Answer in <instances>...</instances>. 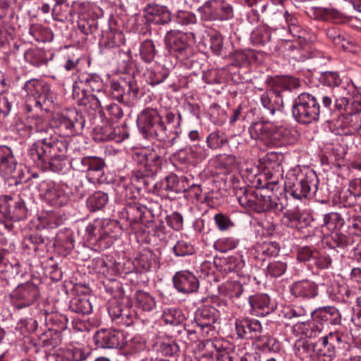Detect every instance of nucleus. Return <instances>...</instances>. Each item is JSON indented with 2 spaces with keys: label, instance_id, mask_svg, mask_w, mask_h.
Wrapping results in <instances>:
<instances>
[{
  "label": "nucleus",
  "instance_id": "f257e3e1",
  "mask_svg": "<svg viewBox=\"0 0 361 361\" xmlns=\"http://www.w3.org/2000/svg\"><path fill=\"white\" fill-rule=\"evenodd\" d=\"M52 133L53 129L47 127L44 134L32 145L30 156L42 169L57 171L63 168L68 144L64 137L54 136Z\"/></svg>",
  "mask_w": 361,
  "mask_h": 361
},
{
  "label": "nucleus",
  "instance_id": "f03ea898",
  "mask_svg": "<svg viewBox=\"0 0 361 361\" xmlns=\"http://www.w3.org/2000/svg\"><path fill=\"white\" fill-rule=\"evenodd\" d=\"M292 114L298 123L308 124L319 120L321 107L315 97L303 92L294 99Z\"/></svg>",
  "mask_w": 361,
  "mask_h": 361
},
{
  "label": "nucleus",
  "instance_id": "7ed1b4c3",
  "mask_svg": "<svg viewBox=\"0 0 361 361\" xmlns=\"http://www.w3.org/2000/svg\"><path fill=\"white\" fill-rule=\"evenodd\" d=\"M319 180L314 172H310L299 180L293 173L286 176L284 182L285 190L293 198L302 200L310 195H314L318 189Z\"/></svg>",
  "mask_w": 361,
  "mask_h": 361
},
{
  "label": "nucleus",
  "instance_id": "20e7f679",
  "mask_svg": "<svg viewBox=\"0 0 361 361\" xmlns=\"http://www.w3.org/2000/svg\"><path fill=\"white\" fill-rule=\"evenodd\" d=\"M24 90L28 97L27 101L34 106L45 111H49L54 106V93L47 83L37 80H30L26 82Z\"/></svg>",
  "mask_w": 361,
  "mask_h": 361
},
{
  "label": "nucleus",
  "instance_id": "39448f33",
  "mask_svg": "<svg viewBox=\"0 0 361 361\" xmlns=\"http://www.w3.org/2000/svg\"><path fill=\"white\" fill-rule=\"evenodd\" d=\"M54 122L64 136H72L80 133L85 123L82 115L75 109L63 111L55 117Z\"/></svg>",
  "mask_w": 361,
  "mask_h": 361
},
{
  "label": "nucleus",
  "instance_id": "423d86ee",
  "mask_svg": "<svg viewBox=\"0 0 361 361\" xmlns=\"http://www.w3.org/2000/svg\"><path fill=\"white\" fill-rule=\"evenodd\" d=\"M342 335L329 332L316 342L315 357L318 361H332L336 357V348L343 343Z\"/></svg>",
  "mask_w": 361,
  "mask_h": 361
},
{
  "label": "nucleus",
  "instance_id": "0eeeda50",
  "mask_svg": "<svg viewBox=\"0 0 361 361\" xmlns=\"http://www.w3.org/2000/svg\"><path fill=\"white\" fill-rule=\"evenodd\" d=\"M39 291L32 283H26L18 286L10 294V302L18 310L32 305L37 300Z\"/></svg>",
  "mask_w": 361,
  "mask_h": 361
},
{
  "label": "nucleus",
  "instance_id": "6e6552de",
  "mask_svg": "<svg viewBox=\"0 0 361 361\" xmlns=\"http://www.w3.org/2000/svg\"><path fill=\"white\" fill-rule=\"evenodd\" d=\"M137 124L142 133L154 134L160 140L159 131L166 130L161 124V116L154 109H145L140 113Z\"/></svg>",
  "mask_w": 361,
  "mask_h": 361
},
{
  "label": "nucleus",
  "instance_id": "1a4fd4ad",
  "mask_svg": "<svg viewBox=\"0 0 361 361\" xmlns=\"http://www.w3.org/2000/svg\"><path fill=\"white\" fill-rule=\"evenodd\" d=\"M164 42L171 53H178L184 57H188L191 52L186 35L179 30L168 31L164 37Z\"/></svg>",
  "mask_w": 361,
  "mask_h": 361
},
{
  "label": "nucleus",
  "instance_id": "9d476101",
  "mask_svg": "<svg viewBox=\"0 0 361 361\" xmlns=\"http://www.w3.org/2000/svg\"><path fill=\"white\" fill-rule=\"evenodd\" d=\"M217 319V311L212 306H203L195 312L194 321L200 333L207 336L209 331H213L212 324Z\"/></svg>",
  "mask_w": 361,
  "mask_h": 361
},
{
  "label": "nucleus",
  "instance_id": "9b49d317",
  "mask_svg": "<svg viewBox=\"0 0 361 361\" xmlns=\"http://www.w3.org/2000/svg\"><path fill=\"white\" fill-rule=\"evenodd\" d=\"M123 334L118 331L100 329L95 334L94 340L97 348H116L123 346Z\"/></svg>",
  "mask_w": 361,
  "mask_h": 361
},
{
  "label": "nucleus",
  "instance_id": "f8f14e48",
  "mask_svg": "<svg viewBox=\"0 0 361 361\" xmlns=\"http://www.w3.org/2000/svg\"><path fill=\"white\" fill-rule=\"evenodd\" d=\"M173 282L176 289L183 293H194L199 288L197 278L188 271L176 272L173 277Z\"/></svg>",
  "mask_w": 361,
  "mask_h": 361
},
{
  "label": "nucleus",
  "instance_id": "ddd939ff",
  "mask_svg": "<svg viewBox=\"0 0 361 361\" xmlns=\"http://www.w3.org/2000/svg\"><path fill=\"white\" fill-rule=\"evenodd\" d=\"M235 330L238 337L245 339H253L260 336L262 327L258 320L243 318L236 320Z\"/></svg>",
  "mask_w": 361,
  "mask_h": 361
},
{
  "label": "nucleus",
  "instance_id": "4468645a",
  "mask_svg": "<svg viewBox=\"0 0 361 361\" xmlns=\"http://www.w3.org/2000/svg\"><path fill=\"white\" fill-rule=\"evenodd\" d=\"M81 171L87 173V178L89 182L95 183L100 180L105 166L104 161L96 157H85L81 159Z\"/></svg>",
  "mask_w": 361,
  "mask_h": 361
},
{
  "label": "nucleus",
  "instance_id": "2eb2a0df",
  "mask_svg": "<svg viewBox=\"0 0 361 361\" xmlns=\"http://www.w3.org/2000/svg\"><path fill=\"white\" fill-rule=\"evenodd\" d=\"M145 17L149 23L164 25L171 21V14L166 6L149 4L144 9Z\"/></svg>",
  "mask_w": 361,
  "mask_h": 361
},
{
  "label": "nucleus",
  "instance_id": "dca6fc26",
  "mask_svg": "<svg viewBox=\"0 0 361 361\" xmlns=\"http://www.w3.org/2000/svg\"><path fill=\"white\" fill-rule=\"evenodd\" d=\"M111 225H107L102 228L101 221H96L92 224H89L86 231L92 236H98L97 241L99 245L106 248L111 245L116 239V236L111 233Z\"/></svg>",
  "mask_w": 361,
  "mask_h": 361
},
{
  "label": "nucleus",
  "instance_id": "f3484780",
  "mask_svg": "<svg viewBox=\"0 0 361 361\" xmlns=\"http://www.w3.org/2000/svg\"><path fill=\"white\" fill-rule=\"evenodd\" d=\"M290 293L296 298L311 299L318 295V286L310 280H301L294 282L290 286Z\"/></svg>",
  "mask_w": 361,
  "mask_h": 361
},
{
  "label": "nucleus",
  "instance_id": "a211bd4d",
  "mask_svg": "<svg viewBox=\"0 0 361 361\" xmlns=\"http://www.w3.org/2000/svg\"><path fill=\"white\" fill-rule=\"evenodd\" d=\"M103 82L101 78L97 75H82L79 81L73 85V96L76 98V94H79V91L82 92L83 89H87V93L89 92L100 93L103 89Z\"/></svg>",
  "mask_w": 361,
  "mask_h": 361
},
{
  "label": "nucleus",
  "instance_id": "6ab92c4d",
  "mask_svg": "<svg viewBox=\"0 0 361 361\" xmlns=\"http://www.w3.org/2000/svg\"><path fill=\"white\" fill-rule=\"evenodd\" d=\"M261 104L271 115H274L276 112H281L283 108V102L280 92L270 89L264 92L260 97Z\"/></svg>",
  "mask_w": 361,
  "mask_h": 361
},
{
  "label": "nucleus",
  "instance_id": "aec40b11",
  "mask_svg": "<svg viewBox=\"0 0 361 361\" xmlns=\"http://www.w3.org/2000/svg\"><path fill=\"white\" fill-rule=\"evenodd\" d=\"M17 130L23 137H30L34 133H39L42 135L47 128V124L40 118H27L23 121L16 123Z\"/></svg>",
  "mask_w": 361,
  "mask_h": 361
},
{
  "label": "nucleus",
  "instance_id": "412c9836",
  "mask_svg": "<svg viewBox=\"0 0 361 361\" xmlns=\"http://www.w3.org/2000/svg\"><path fill=\"white\" fill-rule=\"evenodd\" d=\"M17 162L12 149L5 145L0 146V176L4 178L13 176Z\"/></svg>",
  "mask_w": 361,
  "mask_h": 361
},
{
  "label": "nucleus",
  "instance_id": "4be33fe9",
  "mask_svg": "<svg viewBox=\"0 0 361 361\" xmlns=\"http://www.w3.org/2000/svg\"><path fill=\"white\" fill-rule=\"evenodd\" d=\"M276 131V127L269 122H255L249 127L251 137L263 141L271 140Z\"/></svg>",
  "mask_w": 361,
  "mask_h": 361
},
{
  "label": "nucleus",
  "instance_id": "5701e85b",
  "mask_svg": "<svg viewBox=\"0 0 361 361\" xmlns=\"http://www.w3.org/2000/svg\"><path fill=\"white\" fill-rule=\"evenodd\" d=\"M314 319L326 322L332 325L339 324L341 322V315L337 308L334 306L319 307L312 312Z\"/></svg>",
  "mask_w": 361,
  "mask_h": 361
},
{
  "label": "nucleus",
  "instance_id": "b1692460",
  "mask_svg": "<svg viewBox=\"0 0 361 361\" xmlns=\"http://www.w3.org/2000/svg\"><path fill=\"white\" fill-rule=\"evenodd\" d=\"M180 115L176 118L175 114L171 111L166 112L164 120L161 117V124L166 130L163 132L159 131L160 140H166V139L171 137L173 134H176V135L172 137L171 140L173 141L178 136L176 128L180 126Z\"/></svg>",
  "mask_w": 361,
  "mask_h": 361
},
{
  "label": "nucleus",
  "instance_id": "393cba45",
  "mask_svg": "<svg viewBox=\"0 0 361 361\" xmlns=\"http://www.w3.org/2000/svg\"><path fill=\"white\" fill-rule=\"evenodd\" d=\"M45 198L53 206L62 207L70 201V196L60 186L50 185L44 193Z\"/></svg>",
  "mask_w": 361,
  "mask_h": 361
},
{
  "label": "nucleus",
  "instance_id": "a878e982",
  "mask_svg": "<svg viewBox=\"0 0 361 361\" xmlns=\"http://www.w3.org/2000/svg\"><path fill=\"white\" fill-rule=\"evenodd\" d=\"M269 298L266 294H259L250 296L249 303L252 307L253 314L264 317L268 314L271 308L269 307Z\"/></svg>",
  "mask_w": 361,
  "mask_h": 361
},
{
  "label": "nucleus",
  "instance_id": "bb28decb",
  "mask_svg": "<svg viewBox=\"0 0 361 361\" xmlns=\"http://www.w3.org/2000/svg\"><path fill=\"white\" fill-rule=\"evenodd\" d=\"M219 347L211 340L200 343L195 351L196 358L199 361H214L218 353Z\"/></svg>",
  "mask_w": 361,
  "mask_h": 361
},
{
  "label": "nucleus",
  "instance_id": "cd10ccee",
  "mask_svg": "<svg viewBox=\"0 0 361 361\" xmlns=\"http://www.w3.org/2000/svg\"><path fill=\"white\" fill-rule=\"evenodd\" d=\"M218 11L219 0H207L197 10L200 19L206 22L218 20Z\"/></svg>",
  "mask_w": 361,
  "mask_h": 361
},
{
  "label": "nucleus",
  "instance_id": "c85d7f7f",
  "mask_svg": "<svg viewBox=\"0 0 361 361\" xmlns=\"http://www.w3.org/2000/svg\"><path fill=\"white\" fill-rule=\"evenodd\" d=\"M69 309L78 314H88L92 311V305L87 295H76L71 300Z\"/></svg>",
  "mask_w": 361,
  "mask_h": 361
},
{
  "label": "nucleus",
  "instance_id": "c756f323",
  "mask_svg": "<svg viewBox=\"0 0 361 361\" xmlns=\"http://www.w3.org/2000/svg\"><path fill=\"white\" fill-rule=\"evenodd\" d=\"M82 4H75L73 8L81 6ZM52 16L54 20L64 22L73 20V8L64 2L56 3L52 8Z\"/></svg>",
  "mask_w": 361,
  "mask_h": 361
},
{
  "label": "nucleus",
  "instance_id": "7c9ffc66",
  "mask_svg": "<svg viewBox=\"0 0 361 361\" xmlns=\"http://www.w3.org/2000/svg\"><path fill=\"white\" fill-rule=\"evenodd\" d=\"M257 257L262 260L265 257L276 256L279 252V245L276 242L263 241L255 245Z\"/></svg>",
  "mask_w": 361,
  "mask_h": 361
},
{
  "label": "nucleus",
  "instance_id": "2f4dec72",
  "mask_svg": "<svg viewBox=\"0 0 361 361\" xmlns=\"http://www.w3.org/2000/svg\"><path fill=\"white\" fill-rule=\"evenodd\" d=\"M307 15L314 20L328 21L336 18V11L323 7H311L306 11Z\"/></svg>",
  "mask_w": 361,
  "mask_h": 361
},
{
  "label": "nucleus",
  "instance_id": "473e14b6",
  "mask_svg": "<svg viewBox=\"0 0 361 361\" xmlns=\"http://www.w3.org/2000/svg\"><path fill=\"white\" fill-rule=\"evenodd\" d=\"M126 219L133 226L142 220L146 207L137 202L129 203L126 207Z\"/></svg>",
  "mask_w": 361,
  "mask_h": 361
},
{
  "label": "nucleus",
  "instance_id": "72a5a7b5",
  "mask_svg": "<svg viewBox=\"0 0 361 361\" xmlns=\"http://www.w3.org/2000/svg\"><path fill=\"white\" fill-rule=\"evenodd\" d=\"M87 89H83L82 96L76 94L77 102L79 106H84L87 109H92L94 111L99 110L102 106L100 99L94 94L87 93Z\"/></svg>",
  "mask_w": 361,
  "mask_h": 361
},
{
  "label": "nucleus",
  "instance_id": "f704fd0d",
  "mask_svg": "<svg viewBox=\"0 0 361 361\" xmlns=\"http://www.w3.org/2000/svg\"><path fill=\"white\" fill-rule=\"evenodd\" d=\"M39 340L44 347L55 348L61 343V332L58 330L49 329L40 335Z\"/></svg>",
  "mask_w": 361,
  "mask_h": 361
},
{
  "label": "nucleus",
  "instance_id": "c9c22d12",
  "mask_svg": "<svg viewBox=\"0 0 361 361\" xmlns=\"http://www.w3.org/2000/svg\"><path fill=\"white\" fill-rule=\"evenodd\" d=\"M10 208L9 200L5 197H0V224H2L8 231H11L13 227Z\"/></svg>",
  "mask_w": 361,
  "mask_h": 361
},
{
  "label": "nucleus",
  "instance_id": "e433bc0d",
  "mask_svg": "<svg viewBox=\"0 0 361 361\" xmlns=\"http://www.w3.org/2000/svg\"><path fill=\"white\" fill-rule=\"evenodd\" d=\"M108 200L109 197L106 193L97 191L87 198V205L91 211H97L102 209Z\"/></svg>",
  "mask_w": 361,
  "mask_h": 361
},
{
  "label": "nucleus",
  "instance_id": "4c0bfd02",
  "mask_svg": "<svg viewBox=\"0 0 361 361\" xmlns=\"http://www.w3.org/2000/svg\"><path fill=\"white\" fill-rule=\"evenodd\" d=\"M239 204L243 207H252L256 203L257 196L253 191L240 188L235 192Z\"/></svg>",
  "mask_w": 361,
  "mask_h": 361
},
{
  "label": "nucleus",
  "instance_id": "58836bf2",
  "mask_svg": "<svg viewBox=\"0 0 361 361\" xmlns=\"http://www.w3.org/2000/svg\"><path fill=\"white\" fill-rule=\"evenodd\" d=\"M137 307L143 311L151 312L156 307L154 298L146 292H137Z\"/></svg>",
  "mask_w": 361,
  "mask_h": 361
},
{
  "label": "nucleus",
  "instance_id": "ea45409f",
  "mask_svg": "<svg viewBox=\"0 0 361 361\" xmlns=\"http://www.w3.org/2000/svg\"><path fill=\"white\" fill-rule=\"evenodd\" d=\"M157 54L155 45L152 40L146 39L140 45V55L147 63L152 62Z\"/></svg>",
  "mask_w": 361,
  "mask_h": 361
},
{
  "label": "nucleus",
  "instance_id": "a19ab883",
  "mask_svg": "<svg viewBox=\"0 0 361 361\" xmlns=\"http://www.w3.org/2000/svg\"><path fill=\"white\" fill-rule=\"evenodd\" d=\"M78 27L85 35L92 34L97 29L96 20L90 16H80L78 20Z\"/></svg>",
  "mask_w": 361,
  "mask_h": 361
},
{
  "label": "nucleus",
  "instance_id": "79ce46f5",
  "mask_svg": "<svg viewBox=\"0 0 361 361\" xmlns=\"http://www.w3.org/2000/svg\"><path fill=\"white\" fill-rule=\"evenodd\" d=\"M239 243V240L234 237L221 238L214 244V247L221 252H226L235 249Z\"/></svg>",
  "mask_w": 361,
  "mask_h": 361
},
{
  "label": "nucleus",
  "instance_id": "37998d69",
  "mask_svg": "<svg viewBox=\"0 0 361 361\" xmlns=\"http://www.w3.org/2000/svg\"><path fill=\"white\" fill-rule=\"evenodd\" d=\"M251 39L254 44L264 45L271 39L270 31L264 27H259L252 32Z\"/></svg>",
  "mask_w": 361,
  "mask_h": 361
},
{
  "label": "nucleus",
  "instance_id": "c03bdc74",
  "mask_svg": "<svg viewBox=\"0 0 361 361\" xmlns=\"http://www.w3.org/2000/svg\"><path fill=\"white\" fill-rule=\"evenodd\" d=\"M26 245L35 252H44L46 248L45 238L38 234H33L25 239Z\"/></svg>",
  "mask_w": 361,
  "mask_h": 361
},
{
  "label": "nucleus",
  "instance_id": "a18cd8bd",
  "mask_svg": "<svg viewBox=\"0 0 361 361\" xmlns=\"http://www.w3.org/2000/svg\"><path fill=\"white\" fill-rule=\"evenodd\" d=\"M88 353L78 348H67L63 351V357L65 361H83L86 360Z\"/></svg>",
  "mask_w": 361,
  "mask_h": 361
},
{
  "label": "nucleus",
  "instance_id": "49530a36",
  "mask_svg": "<svg viewBox=\"0 0 361 361\" xmlns=\"http://www.w3.org/2000/svg\"><path fill=\"white\" fill-rule=\"evenodd\" d=\"M126 349L130 354H135L145 349V341L140 336H135L126 343Z\"/></svg>",
  "mask_w": 361,
  "mask_h": 361
},
{
  "label": "nucleus",
  "instance_id": "de8ad7c7",
  "mask_svg": "<svg viewBox=\"0 0 361 361\" xmlns=\"http://www.w3.org/2000/svg\"><path fill=\"white\" fill-rule=\"evenodd\" d=\"M25 59L35 66H39L45 63L44 53L39 49H31L25 53Z\"/></svg>",
  "mask_w": 361,
  "mask_h": 361
},
{
  "label": "nucleus",
  "instance_id": "09e8293b",
  "mask_svg": "<svg viewBox=\"0 0 361 361\" xmlns=\"http://www.w3.org/2000/svg\"><path fill=\"white\" fill-rule=\"evenodd\" d=\"M181 319L180 312L176 309H165L162 314V319L166 324L176 326L180 323Z\"/></svg>",
  "mask_w": 361,
  "mask_h": 361
},
{
  "label": "nucleus",
  "instance_id": "8fccbe9b",
  "mask_svg": "<svg viewBox=\"0 0 361 361\" xmlns=\"http://www.w3.org/2000/svg\"><path fill=\"white\" fill-rule=\"evenodd\" d=\"M343 219H341L339 214L336 212L329 213L324 217V224L329 231H334L343 225Z\"/></svg>",
  "mask_w": 361,
  "mask_h": 361
},
{
  "label": "nucleus",
  "instance_id": "3c124183",
  "mask_svg": "<svg viewBox=\"0 0 361 361\" xmlns=\"http://www.w3.org/2000/svg\"><path fill=\"white\" fill-rule=\"evenodd\" d=\"M174 254L178 257H185L192 255L195 252L193 246L185 241L179 240L173 247Z\"/></svg>",
  "mask_w": 361,
  "mask_h": 361
},
{
  "label": "nucleus",
  "instance_id": "603ef678",
  "mask_svg": "<svg viewBox=\"0 0 361 361\" xmlns=\"http://www.w3.org/2000/svg\"><path fill=\"white\" fill-rule=\"evenodd\" d=\"M233 17V6L224 0H219L218 20H228Z\"/></svg>",
  "mask_w": 361,
  "mask_h": 361
},
{
  "label": "nucleus",
  "instance_id": "864d4df0",
  "mask_svg": "<svg viewBox=\"0 0 361 361\" xmlns=\"http://www.w3.org/2000/svg\"><path fill=\"white\" fill-rule=\"evenodd\" d=\"M345 123L349 126L346 134H353L357 133L361 135V118L359 115H351L345 118Z\"/></svg>",
  "mask_w": 361,
  "mask_h": 361
},
{
  "label": "nucleus",
  "instance_id": "5fc2aeb1",
  "mask_svg": "<svg viewBox=\"0 0 361 361\" xmlns=\"http://www.w3.org/2000/svg\"><path fill=\"white\" fill-rule=\"evenodd\" d=\"M287 268L286 262L281 261H274L270 262L267 268V274L272 277H279L282 276Z\"/></svg>",
  "mask_w": 361,
  "mask_h": 361
},
{
  "label": "nucleus",
  "instance_id": "6e6d98bb",
  "mask_svg": "<svg viewBox=\"0 0 361 361\" xmlns=\"http://www.w3.org/2000/svg\"><path fill=\"white\" fill-rule=\"evenodd\" d=\"M227 142V140L220 135L217 131L211 133L207 137V146L212 149L223 147Z\"/></svg>",
  "mask_w": 361,
  "mask_h": 361
},
{
  "label": "nucleus",
  "instance_id": "4d7b16f0",
  "mask_svg": "<svg viewBox=\"0 0 361 361\" xmlns=\"http://www.w3.org/2000/svg\"><path fill=\"white\" fill-rule=\"evenodd\" d=\"M111 94L114 99L118 102H124L126 99V89L123 84L118 81L111 82Z\"/></svg>",
  "mask_w": 361,
  "mask_h": 361
},
{
  "label": "nucleus",
  "instance_id": "13d9d810",
  "mask_svg": "<svg viewBox=\"0 0 361 361\" xmlns=\"http://www.w3.org/2000/svg\"><path fill=\"white\" fill-rule=\"evenodd\" d=\"M158 352L164 356H174L179 352V346L175 342H163L159 348Z\"/></svg>",
  "mask_w": 361,
  "mask_h": 361
},
{
  "label": "nucleus",
  "instance_id": "bf43d9fd",
  "mask_svg": "<svg viewBox=\"0 0 361 361\" xmlns=\"http://www.w3.org/2000/svg\"><path fill=\"white\" fill-rule=\"evenodd\" d=\"M177 23L182 25H193L197 23L196 16L191 12L180 11L176 16Z\"/></svg>",
  "mask_w": 361,
  "mask_h": 361
},
{
  "label": "nucleus",
  "instance_id": "052dcab7",
  "mask_svg": "<svg viewBox=\"0 0 361 361\" xmlns=\"http://www.w3.org/2000/svg\"><path fill=\"white\" fill-rule=\"evenodd\" d=\"M225 289L226 295L230 298H238L243 291V285L236 281H228Z\"/></svg>",
  "mask_w": 361,
  "mask_h": 361
},
{
  "label": "nucleus",
  "instance_id": "680f3d73",
  "mask_svg": "<svg viewBox=\"0 0 361 361\" xmlns=\"http://www.w3.org/2000/svg\"><path fill=\"white\" fill-rule=\"evenodd\" d=\"M152 255L150 252L140 253L135 259L137 266L144 271H148L152 267Z\"/></svg>",
  "mask_w": 361,
  "mask_h": 361
},
{
  "label": "nucleus",
  "instance_id": "e2e57ef3",
  "mask_svg": "<svg viewBox=\"0 0 361 361\" xmlns=\"http://www.w3.org/2000/svg\"><path fill=\"white\" fill-rule=\"evenodd\" d=\"M214 219L219 230L221 231H226L234 226L230 218L221 213L216 214Z\"/></svg>",
  "mask_w": 361,
  "mask_h": 361
},
{
  "label": "nucleus",
  "instance_id": "0e129e2a",
  "mask_svg": "<svg viewBox=\"0 0 361 361\" xmlns=\"http://www.w3.org/2000/svg\"><path fill=\"white\" fill-rule=\"evenodd\" d=\"M166 224L175 231H180L183 228V219L180 214L173 212L166 217Z\"/></svg>",
  "mask_w": 361,
  "mask_h": 361
},
{
  "label": "nucleus",
  "instance_id": "69168bd1",
  "mask_svg": "<svg viewBox=\"0 0 361 361\" xmlns=\"http://www.w3.org/2000/svg\"><path fill=\"white\" fill-rule=\"evenodd\" d=\"M210 49L216 56H221L223 51L224 38L221 35L216 34L210 38Z\"/></svg>",
  "mask_w": 361,
  "mask_h": 361
},
{
  "label": "nucleus",
  "instance_id": "338daca9",
  "mask_svg": "<svg viewBox=\"0 0 361 361\" xmlns=\"http://www.w3.org/2000/svg\"><path fill=\"white\" fill-rule=\"evenodd\" d=\"M314 264L319 269H327L331 264V259L326 253L316 252L314 257Z\"/></svg>",
  "mask_w": 361,
  "mask_h": 361
},
{
  "label": "nucleus",
  "instance_id": "774afa93",
  "mask_svg": "<svg viewBox=\"0 0 361 361\" xmlns=\"http://www.w3.org/2000/svg\"><path fill=\"white\" fill-rule=\"evenodd\" d=\"M327 37L337 46H341V47H344L345 45L343 43L344 41V37L341 35V31L338 30L336 27H332L328 28L326 31Z\"/></svg>",
  "mask_w": 361,
  "mask_h": 361
}]
</instances>
